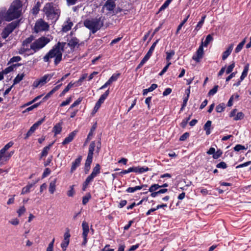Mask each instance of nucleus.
I'll return each instance as SVG.
<instances>
[{
	"mask_svg": "<svg viewBox=\"0 0 251 251\" xmlns=\"http://www.w3.org/2000/svg\"><path fill=\"white\" fill-rule=\"evenodd\" d=\"M63 52L65 53L61 42H59L43 57V60L45 62L50 63V59L54 58V63L56 66L62 60Z\"/></svg>",
	"mask_w": 251,
	"mask_h": 251,
	"instance_id": "1",
	"label": "nucleus"
},
{
	"mask_svg": "<svg viewBox=\"0 0 251 251\" xmlns=\"http://www.w3.org/2000/svg\"><path fill=\"white\" fill-rule=\"evenodd\" d=\"M43 11L48 20L55 21L59 17L60 10L53 3H46L43 9Z\"/></svg>",
	"mask_w": 251,
	"mask_h": 251,
	"instance_id": "2",
	"label": "nucleus"
},
{
	"mask_svg": "<svg viewBox=\"0 0 251 251\" xmlns=\"http://www.w3.org/2000/svg\"><path fill=\"white\" fill-rule=\"evenodd\" d=\"M50 42V39L46 37H41L34 40L30 45V51L27 55H32L43 48Z\"/></svg>",
	"mask_w": 251,
	"mask_h": 251,
	"instance_id": "3",
	"label": "nucleus"
},
{
	"mask_svg": "<svg viewBox=\"0 0 251 251\" xmlns=\"http://www.w3.org/2000/svg\"><path fill=\"white\" fill-rule=\"evenodd\" d=\"M103 25V22L101 18L92 19H87L84 22V25L90 29L93 33H96Z\"/></svg>",
	"mask_w": 251,
	"mask_h": 251,
	"instance_id": "4",
	"label": "nucleus"
},
{
	"mask_svg": "<svg viewBox=\"0 0 251 251\" xmlns=\"http://www.w3.org/2000/svg\"><path fill=\"white\" fill-rule=\"evenodd\" d=\"M61 44L65 50V53L66 54H69L74 51V49L75 47H78L79 41L77 38L73 37L69 40L67 43L65 42H61Z\"/></svg>",
	"mask_w": 251,
	"mask_h": 251,
	"instance_id": "5",
	"label": "nucleus"
},
{
	"mask_svg": "<svg viewBox=\"0 0 251 251\" xmlns=\"http://www.w3.org/2000/svg\"><path fill=\"white\" fill-rule=\"evenodd\" d=\"M18 25L19 22L17 21H14L9 24L3 30L1 33L2 37L6 39Z\"/></svg>",
	"mask_w": 251,
	"mask_h": 251,
	"instance_id": "6",
	"label": "nucleus"
},
{
	"mask_svg": "<svg viewBox=\"0 0 251 251\" xmlns=\"http://www.w3.org/2000/svg\"><path fill=\"white\" fill-rule=\"evenodd\" d=\"M49 27V24L43 19H40L36 22L34 29L35 32L38 33L39 32L47 30Z\"/></svg>",
	"mask_w": 251,
	"mask_h": 251,
	"instance_id": "7",
	"label": "nucleus"
},
{
	"mask_svg": "<svg viewBox=\"0 0 251 251\" xmlns=\"http://www.w3.org/2000/svg\"><path fill=\"white\" fill-rule=\"evenodd\" d=\"M33 37L31 36L26 38L23 42L22 47L19 50V53L20 54L25 53L27 55V52L30 51V48L31 44L33 42Z\"/></svg>",
	"mask_w": 251,
	"mask_h": 251,
	"instance_id": "8",
	"label": "nucleus"
},
{
	"mask_svg": "<svg viewBox=\"0 0 251 251\" xmlns=\"http://www.w3.org/2000/svg\"><path fill=\"white\" fill-rule=\"evenodd\" d=\"M82 236L83 238V241L82 243V245L85 246L87 242V236L89 232V225L85 221H83L82 223Z\"/></svg>",
	"mask_w": 251,
	"mask_h": 251,
	"instance_id": "9",
	"label": "nucleus"
},
{
	"mask_svg": "<svg viewBox=\"0 0 251 251\" xmlns=\"http://www.w3.org/2000/svg\"><path fill=\"white\" fill-rule=\"evenodd\" d=\"M13 145V143L10 142L0 150V153L3 156L4 158H6L5 160L8 159L13 153V152H10L7 155L4 154L5 151L12 147Z\"/></svg>",
	"mask_w": 251,
	"mask_h": 251,
	"instance_id": "10",
	"label": "nucleus"
},
{
	"mask_svg": "<svg viewBox=\"0 0 251 251\" xmlns=\"http://www.w3.org/2000/svg\"><path fill=\"white\" fill-rule=\"evenodd\" d=\"M203 49L202 48V46H200L196 53L193 55V59L197 62H199L203 57Z\"/></svg>",
	"mask_w": 251,
	"mask_h": 251,
	"instance_id": "11",
	"label": "nucleus"
},
{
	"mask_svg": "<svg viewBox=\"0 0 251 251\" xmlns=\"http://www.w3.org/2000/svg\"><path fill=\"white\" fill-rule=\"evenodd\" d=\"M237 111L236 109H234L229 114V116L230 117H233V120L235 121L241 120L244 117V114L242 112H240L237 113Z\"/></svg>",
	"mask_w": 251,
	"mask_h": 251,
	"instance_id": "12",
	"label": "nucleus"
},
{
	"mask_svg": "<svg viewBox=\"0 0 251 251\" xmlns=\"http://www.w3.org/2000/svg\"><path fill=\"white\" fill-rule=\"evenodd\" d=\"M70 237V234L69 232H66L65 233L64 235V240L61 244V247L64 251L66 250L67 247L69 244Z\"/></svg>",
	"mask_w": 251,
	"mask_h": 251,
	"instance_id": "13",
	"label": "nucleus"
},
{
	"mask_svg": "<svg viewBox=\"0 0 251 251\" xmlns=\"http://www.w3.org/2000/svg\"><path fill=\"white\" fill-rule=\"evenodd\" d=\"M81 160L82 156H79L77 158H76L74 162H73L70 170L71 173H73L80 165Z\"/></svg>",
	"mask_w": 251,
	"mask_h": 251,
	"instance_id": "14",
	"label": "nucleus"
},
{
	"mask_svg": "<svg viewBox=\"0 0 251 251\" xmlns=\"http://www.w3.org/2000/svg\"><path fill=\"white\" fill-rule=\"evenodd\" d=\"M73 25V23H72L70 19H68L63 24V25H62V30L65 32H67L71 29Z\"/></svg>",
	"mask_w": 251,
	"mask_h": 251,
	"instance_id": "15",
	"label": "nucleus"
},
{
	"mask_svg": "<svg viewBox=\"0 0 251 251\" xmlns=\"http://www.w3.org/2000/svg\"><path fill=\"white\" fill-rule=\"evenodd\" d=\"M77 131L75 130L70 133L69 135L65 138L62 142L63 145H66L72 142L76 134Z\"/></svg>",
	"mask_w": 251,
	"mask_h": 251,
	"instance_id": "16",
	"label": "nucleus"
},
{
	"mask_svg": "<svg viewBox=\"0 0 251 251\" xmlns=\"http://www.w3.org/2000/svg\"><path fill=\"white\" fill-rule=\"evenodd\" d=\"M53 75H54V74H47V75H44L43 77H42L39 79V81H40V83H41V86L44 85L48 81L50 80V79L53 76Z\"/></svg>",
	"mask_w": 251,
	"mask_h": 251,
	"instance_id": "17",
	"label": "nucleus"
},
{
	"mask_svg": "<svg viewBox=\"0 0 251 251\" xmlns=\"http://www.w3.org/2000/svg\"><path fill=\"white\" fill-rule=\"evenodd\" d=\"M150 170V169H149L148 167L146 166L133 167V171L134 173H136L142 174Z\"/></svg>",
	"mask_w": 251,
	"mask_h": 251,
	"instance_id": "18",
	"label": "nucleus"
},
{
	"mask_svg": "<svg viewBox=\"0 0 251 251\" xmlns=\"http://www.w3.org/2000/svg\"><path fill=\"white\" fill-rule=\"evenodd\" d=\"M95 177L94 176L90 174L88 177L86 178L85 181L84 182L82 186V190L85 191L86 188H87L89 184L93 181L94 178Z\"/></svg>",
	"mask_w": 251,
	"mask_h": 251,
	"instance_id": "19",
	"label": "nucleus"
},
{
	"mask_svg": "<svg viewBox=\"0 0 251 251\" xmlns=\"http://www.w3.org/2000/svg\"><path fill=\"white\" fill-rule=\"evenodd\" d=\"M56 178H54L53 180H51L50 183L49 191L51 194H53L56 190Z\"/></svg>",
	"mask_w": 251,
	"mask_h": 251,
	"instance_id": "20",
	"label": "nucleus"
},
{
	"mask_svg": "<svg viewBox=\"0 0 251 251\" xmlns=\"http://www.w3.org/2000/svg\"><path fill=\"white\" fill-rule=\"evenodd\" d=\"M92 158L87 157L84 167V171L85 174H88L91 168V164L92 162Z\"/></svg>",
	"mask_w": 251,
	"mask_h": 251,
	"instance_id": "21",
	"label": "nucleus"
},
{
	"mask_svg": "<svg viewBox=\"0 0 251 251\" xmlns=\"http://www.w3.org/2000/svg\"><path fill=\"white\" fill-rule=\"evenodd\" d=\"M233 48V44H231L223 53L222 58L225 60L230 55Z\"/></svg>",
	"mask_w": 251,
	"mask_h": 251,
	"instance_id": "22",
	"label": "nucleus"
},
{
	"mask_svg": "<svg viewBox=\"0 0 251 251\" xmlns=\"http://www.w3.org/2000/svg\"><path fill=\"white\" fill-rule=\"evenodd\" d=\"M213 40V38L211 34H208L204 42H202L200 46H202V48L203 47H207L208 45Z\"/></svg>",
	"mask_w": 251,
	"mask_h": 251,
	"instance_id": "23",
	"label": "nucleus"
},
{
	"mask_svg": "<svg viewBox=\"0 0 251 251\" xmlns=\"http://www.w3.org/2000/svg\"><path fill=\"white\" fill-rule=\"evenodd\" d=\"M104 6L108 11H112L115 6V4L114 1H111L110 0H107L104 5Z\"/></svg>",
	"mask_w": 251,
	"mask_h": 251,
	"instance_id": "24",
	"label": "nucleus"
},
{
	"mask_svg": "<svg viewBox=\"0 0 251 251\" xmlns=\"http://www.w3.org/2000/svg\"><path fill=\"white\" fill-rule=\"evenodd\" d=\"M95 143L94 142H92L90 143L89 147V151L87 155V157L92 158L93 155V152L95 150Z\"/></svg>",
	"mask_w": 251,
	"mask_h": 251,
	"instance_id": "25",
	"label": "nucleus"
},
{
	"mask_svg": "<svg viewBox=\"0 0 251 251\" xmlns=\"http://www.w3.org/2000/svg\"><path fill=\"white\" fill-rule=\"evenodd\" d=\"M53 144V143L50 144L49 145L44 147L43 149V151L41 153V158L45 157L48 155L49 151H50L51 147Z\"/></svg>",
	"mask_w": 251,
	"mask_h": 251,
	"instance_id": "26",
	"label": "nucleus"
},
{
	"mask_svg": "<svg viewBox=\"0 0 251 251\" xmlns=\"http://www.w3.org/2000/svg\"><path fill=\"white\" fill-rule=\"evenodd\" d=\"M158 42V40H156V41H155V42H154L152 44V46H151V47L150 48V50H149L148 52H147V53L146 54V55L147 56H148V57H149V58H150V57H151V56L152 53V52H153V50H154V49H155V47H156V45H157V44Z\"/></svg>",
	"mask_w": 251,
	"mask_h": 251,
	"instance_id": "27",
	"label": "nucleus"
},
{
	"mask_svg": "<svg viewBox=\"0 0 251 251\" xmlns=\"http://www.w3.org/2000/svg\"><path fill=\"white\" fill-rule=\"evenodd\" d=\"M157 87V85L156 84H152L151 87H150L148 89H145L143 90V95L145 96L147 95L149 92H152L154 90H155Z\"/></svg>",
	"mask_w": 251,
	"mask_h": 251,
	"instance_id": "28",
	"label": "nucleus"
},
{
	"mask_svg": "<svg viewBox=\"0 0 251 251\" xmlns=\"http://www.w3.org/2000/svg\"><path fill=\"white\" fill-rule=\"evenodd\" d=\"M100 166L99 164H97L93 168V171L91 174L94 176L96 177L100 173Z\"/></svg>",
	"mask_w": 251,
	"mask_h": 251,
	"instance_id": "29",
	"label": "nucleus"
},
{
	"mask_svg": "<svg viewBox=\"0 0 251 251\" xmlns=\"http://www.w3.org/2000/svg\"><path fill=\"white\" fill-rule=\"evenodd\" d=\"M211 126V122L210 121H208L205 124L204 126V129L205 130L206 135H209L211 133L210 127Z\"/></svg>",
	"mask_w": 251,
	"mask_h": 251,
	"instance_id": "30",
	"label": "nucleus"
},
{
	"mask_svg": "<svg viewBox=\"0 0 251 251\" xmlns=\"http://www.w3.org/2000/svg\"><path fill=\"white\" fill-rule=\"evenodd\" d=\"M109 94V90H107L103 94H102L99 100L97 101L98 102L102 104L103 103L105 100L107 98Z\"/></svg>",
	"mask_w": 251,
	"mask_h": 251,
	"instance_id": "31",
	"label": "nucleus"
},
{
	"mask_svg": "<svg viewBox=\"0 0 251 251\" xmlns=\"http://www.w3.org/2000/svg\"><path fill=\"white\" fill-rule=\"evenodd\" d=\"M61 130L62 126L60 123L56 124L53 128V131L54 132L55 135L59 134Z\"/></svg>",
	"mask_w": 251,
	"mask_h": 251,
	"instance_id": "32",
	"label": "nucleus"
},
{
	"mask_svg": "<svg viewBox=\"0 0 251 251\" xmlns=\"http://www.w3.org/2000/svg\"><path fill=\"white\" fill-rule=\"evenodd\" d=\"M205 18V15L202 17L201 20L198 23L197 25H196L194 31H198L201 28L204 23Z\"/></svg>",
	"mask_w": 251,
	"mask_h": 251,
	"instance_id": "33",
	"label": "nucleus"
},
{
	"mask_svg": "<svg viewBox=\"0 0 251 251\" xmlns=\"http://www.w3.org/2000/svg\"><path fill=\"white\" fill-rule=\"evenodd\" d=\"M75 84V83H72V82L69 83L61 93L60 96L64 95Z\"/></svg>",
	"mask_w": 251,
	"mask_h": 251,
	"instance_id": "34",
	"label": "nucleus"
},
{
	"mask_svg": "<svg viewBox=\"0 0 251 251\" xmlns=\"http://www.w3.org/2000/svg\"><path fill=\"white\" fill-rule=\"evenodd\" d=\"M120 76V74H114L108 79L107 82L110 85L112 82L116 81Z\"/></svg>",
	"mask_w": 251,
	"mask_h": 251,
	"instance_id": "35",
	"label": "nucleus"
},
{
	"mask_svg": "<svg viewBox=\"0 0 251 251\" xmlns=\"http://www.w3.org/2000/svg\"><path fill=\"white\" fill-rule=\"evenodd\" d=\"M246 42V38H245L236 48L235 50V52L236 53H238L239 51H241V50L242 49L244 45H245V43Z\"/></svg>",
	"mask_w": 251,
	"mask_h": 251,
	"instance_id": "36",
	"label": "nucleus"
},
{
	"mask_svg": "<svg viewBox=\"0 0 251 251\" xmlns=\"http://www.w3.org/2000/svg\"><path fill=\"white\" fill-rule=\"evenodd\" d=\"M239 96L238 94H234L230 98L228 102H227V106H231L233 105V101H234V100H237L239 98Z\"/></svg>",
	"mask_w": 251,
	"mask_h": 251,
	"instance_id": "37",
	"label": "nucleus"
},
{
	"mask_svg": "<svg viewBox=\"0 0 251 251\" xmlns=\"http://www.w3.org/2000/svg\"><path fill=\"white\" fill-rule=\"evenodd\" d=\"M24 76L25 75L23 73L18 74L14 79V84L19 83L23 79Z\"/></svg>",
	"mask_w": 251,
	"mask_h": 251,
	"instance_id": "38",
	"label": "nucleus"
},
{
	"mask_svg": "<svg viewBox=\"0 0 251 251\" xmlns=\"http://www.w3.org/2000/svg\"><path fill=\"white\" fill-rule=\"evenodd\" d=\"M33 184H29L22 189V194H25L30 191V189L33 187Z\"/></svg>",
	"mask_w": 251,
	"mask_h": 251,
	"instance_id": "39",
	"label": "nucleus"
},
{
	"mask_svg": "<svg viewBox=\"0 0 251 251\" xmlns=\"http://www.w3.org/2000/svg\"><path fill=\"white\" fill-rule=\"evenodd\" d=\"M249 64H247L244 67V70L240 77V79H241V80H243L245 78V77L247 75L248 72L249 71Z\"/></svg>",
	"mask_w": 251,
	"mask_h": 251,
	"instance_id": "40",
	"label": "nucleus"
},
{
	"mask_svg": "<svg viewBox=\"0 0 251 251\" xmlns=\"http://www.w3.org/2000/svg\"><path fill=\"white\" fill-rule=\"evenodd\" d=\"M40 7V3L39 2H37V3L33 6L32 9V12L33 14H37L39 11Z\"/></svg>",
	"mask_w": 251,
	"mask_h": 251,
	"instance_id": "41",
	"label": "nucleus"
},
{
	"mask_svg": "<svg viewBox=\"0 0 251 251\" xmlns=\"http://www.w3.org/2000/svg\"><path fill=\"white\" fill-rule=\"evenodd\" d=\"M161 188L160 185L158 184H153L149 188V191L150 192H156L159 188Z\"/></svg>",
	"mask_w": 251,
	"mask_h": 251,
	"instance_id": "42",
	"label": "nucleus"
},
{
	"mask_svg": "<svg viewBox=\"0 0 251 251\" xmlns=\"http://www.w3.org/2000/svg\"><path fill=\"white\" fill-rule=\"evenodd\" d=\"M166 60L167 63L171 62L170 60L172 58L173 56L175 55V51L174 50H171L170 51L166 52Z\"/></svg>",
	"mask_w": 251,
	"mask_h": 251,
	"instance_id": "43",
	"label": "nucleus"
},
{
	"mask_svg": "<svg viewBox=\"0 0 251 251\" xmlns=\"http://www.w3.org/2000/svg\"><path fill=\"white\" fill-rule=\"evenodd\" d=\"M225 108V105L224 103H222L218 105L216 107V110L218 113L223 112Z\"/></svg>",
	"mask_w": 251,
	"mask_h": 251,
	"instance_id": "44",
	"label": "nucleus"
},
{
	"mask_svg": "<svg viewBox=\"0 0 251 251\" xmlns=\"http://www.w3.org/2000/svg\"><path fill=\"white\" fill-rule=\"evenodd\" d=\"M189 17V15H188L183 21L182 22L179 24V25L178 26L177 30H176V34L178 33L179 30L181 29L182 26L184 25V24L187 22L188 19Z\"/></svg>",
	"mask_w": 251,
	"mask_h": 251,
	"instance_id": "45",
	"label": "nucleus"
},
{
	"mask_svg": "<svg viewBox=\"0 0 251 251\" xmlns=\"http://www.w3.org/2000/svg\"><path fill=\"white\" fill-rule=\"evenodd\" d=\"M91 195L90 193H87L82 199V203L83 205H85L91 199Z\"/></svg>",
	"mask_w": 251,
	"mask_h": 251,
	"instance_id": "46",
	"label": "nucleus"
},
{
	"mask_svg": "<svg viewBox=\"0 0 251 251\" xmlns=\"http://www.w3.org/2000/svg\"><path fill=\"white\" fill-rule=\"evenodd\" d=\"M74 187V185H71L70 186V190L68 191L67 193V196L68 197H72L74 196L75 193Z\"/></svg>",
	"mask_w": 251,
	"mask_h": 251,
	"instance_id": "47",
	"label": "nucleus"
},
{
	"mask_svg": "<svg viewBox=\"0 0 251 251\" xmlns=\"http://www.w3.org/2000/svg\"><path fill=\"white\" fill-rule=\"evenodd\" d=\"M247 147H245L242 145L238 144L234 147V150L236 151H239L241 150H246Z\"/></svg>",
	"mask_w": 251,
	"mask_h": 251,
	"instance_id": "48",
	"label": "nucleus"
},
{
	"mask_svg": "<svg viewBox=\"0 0 251 251\" xmlns=\"http://www.w3.org/2000/svg\"><path fill=\"white\" fill-rule=\"evenodd\" d=\"M218 85L215 86L212 89H211L209 91L208 94V95L213 96L214 95H215L218 91Z\"/></svg>",
	"mask_w": 251,
	"mask_h": 251,
	"instance_id": "49",
	"label": "nucleus"
},
{
	"mask_svg": "<svg viewBox=\"0 0 251 251\" xmlns=\"http://www.w3.org/2000/svg\"><path fill=\"white\" fill-rule=\"evenodd\" d=\"M26 211V209L25 206H23L19 208L17 210V213L19 217H21Z\"/></svg>",
	"mask_w": 251,
	"mask_h": 251,
	"instance_id": "50",
	"label": "nucleus"
},
{
	"mask_svg": "<svg viewBox=\"0 0 251 251\" xmlns=\"http://www.w3.org/2000/svg\"><path fill=\"white\" fill-rule=\"evenodd\" d=\"M235 67V63L233 62L230 65H229L226 69V74H229L233 71V68Z\"/></svg>",
	"mask_w": 251,
	"mask_h": 251,
	"instance_id": "51",
	"label": "nucleus"
},
{
	"mask_svg": "<svg viewBox=\"0 0 251 251\" xmlns=\"http://www.w3.org/2000/svg\"><path fill=\"white\" fill-rule=\"evenodd\" d=\"M87 76V75H83V76H82L81 77H80L76 82H75V85L76 86H79V85H80L81 84V83L83 82V81L85 79V78Z\"/></svg>",
	"mask_w": 251,
	"mask_h": 251,
	"instance_id": "52",
	"label": "nucleus"
},
{
	"mask_svg": "<svg viewBox=\"0 0 251 251\" xmlns=\"http://www.w3.org/2000/svg\"><path fill=\"white\" fill-rule=\"evenodd\" d=\"M171 64V62L167 63V65L164 67L163 70L159 73V75H162L168 70L169 67Z\"/></svg>",
	"mask_w": 251,
	"mask_h": 251,
	"instance_id": "53",
	"label": "nucleus"
},
{
	"mask_svg": "<svg viewBox=\"0 0 251 251\" xmlns=\"http://www.w3.org/2000/svg\"><path fill=\"white\" fill-rule=\"evenodd\" d=\"M13 70V67L12 66H9L3 70L1 72L3 73V75H6L10 72H12Z\"/></svg>",
	"mask_w": 251,
	"mask_h": 251,
	"instance_id": "54",
	"label": "nucleus"
},
{
	"mask_svg": "<svg viewBox=\"0 0 251 251\" xmlns=\"http://www.w3.org/2000/svg\"><path fill=\"white\" fill-rule=\"evenodd\" d=\"M72 97H71L67 98L65 101H63L60 104V106L63 107L69 104L72 101Z\"/></svg>",
	"mask_w": 251,
	"mask_h": 251,
	"instance_id": "55",
	"label": "nucleus"
},
{
	"mask_svg": "<svg viewBox=\"0 0 251 251\" xmlns=\"http://www.w3.org/2000/svg\"><path fill=\"white\" fill-rule=\"evenodd\" d=\"M222 154V151L221 150H218L216 152H215L213 155V158L214 159H218Z\"/></svg>",
	"mask_w": 251,
	"mask_h": 251,
	"instance_id": "56",
	"label": "nucleus"
},
{
	"mask_svg": "<svg viewBox=\"0 0 251 251\" xmlns=\"http://www.w3.org/2000/svg\"><path fill=\"white\" fill-rule=\"evenodd\" d=\"M39 104L40 103H37L31 105V106L28 107L25 109V112H29L30 111L32 110L34 108L37 107L39 105Z\"/></svg>",
	"mask_w": 251,
	"mask_h": 251,
	"instance_id": "57",
	"label": "nucleus"
},
{
	"mask_svg": "<svg viewBox=\"0 0 251 251\" xmlns=\"http://www.w3.org/2000/svg\"><path fill=\"white\" fill-rule=\"evenodd\" d=\"M82 100V99L81 98L78 99L76 101H75L70 106V109L73 108L75 107V106L78 105L79 104V103L81 102Z\"/></svg>",
	"mask_w": 251,
	"mask_h": 251,
	"instance_id": "58",
	"label": "nucleus"
},
{
	"mask_svg": "<svg viewBox=\"0 0 251 251\" xmlns=\"http://www.w3.org/2000/svg\"><path fill=\"white\" fill-rule=\"evenodd\" d=\"M216 167L218 168L225 169L227 167V165L225 162H221L217 164Z\"/></svg>",
	"mask_w": 251,
	"mask_h": 251,
	"instance_id": "59",
	"label": "nucleus"
},
{
	"mask_svg": "<svg viewBox=\"0 0 251 251\" xmlns=\"http://www.w3.org/2000/svg\"><path fill=\"white\" fill-rule=\"evenodd\" d=\"M251 164V161H248L247 162L244 163L243 164H240L236 166V168H240L248 166V165Z\"/></svg>",
	"mask_w": 251,
	"mask_h": 251,
	"instance_id": "60",
	"label": "nucleus"
},
{
	"mask_svg": "<svg viewBox=\"0 0 251 251\" xmlns=\"http://www.w3.org/2000/svg\"><path fill=\"white\" fill-rule=\"evenodd\" d=\"M189 133L185 132L180 137L179 140L181 141H185L189 137Z\"/></svg>",
	"mask_w": 251,
	"mask_h": 251,
	"instance_id": "61",
	"label": "nucleus"
},
{
	"mask_svg": "<svg viewBox=\"0 0 251 251\" xmlns=\"http://www.w3.org/2000/svg\"><path fill=\"white\" fill-rule=\"evenodd\" d=\"M50 173V170L49 168H46L42 175V177L44 178L47 176Z\"/></svg>",
	"mask_w": 251,
	"mask_h": 251,
	"instance_id": "62",
	"label": "nucleus"
},
{
	"mask_svg": "<svg viewBox=\"0 0 251 251\" xmlns=\"http://www.w3.org/2000/svg\"><path fill=\"white\" fill-rule=\"evenodd\" d=\"M130 172H134L133 171V167L129 168L127 170H124L122 171L120 174H126L129 173Z\"/></svg>",
	"mask_w": 251,
	"mask_h": 251,
	"instance_id": "63",
	"label": "nucleus"
},
{
	"mask_svg": "<svg viewBox=\"0 0 251 251\" xmlns=\"http://www.w3.org/2000/svg\"><path fill=\"white\" fill-rule=\"evenodd\" d=\"M21 60V58L20 56H14L10 59L11 62H19Z\"/></svg>",
	"mask_w": 251,
	"mask_h": 251,
	"instance_id": "64",
	"label": "nucleus"
}]
</instances>
